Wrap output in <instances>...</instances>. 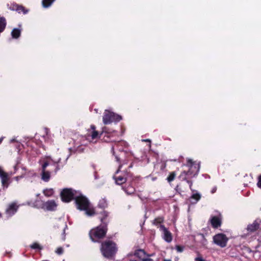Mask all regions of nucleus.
<instances>
[{
    "label": "nucleus",
    "instance_id": "obj_1",
    "mask_svg": "<svg viewBox=\"0 0 261 261\" xmlns=\"http://www.w3.org/2000/svg\"><path fill=\"white\" fill-rule=\"evenodd\" d=\"M61 197L63 201L68 202L73 199L77 209L84 211L87 216H93L95 214L94 208L88 199L80 192L71 189H65L61 193Z\"/></svg>",
    "mask_w": 261,
    "mask_h": 261
},
{
    "label": "nucleus",
    "instance_id": "obj_2",
    "mask_svg": "<svg viewBox=\"0 0 261 261\" xmlns=\"http://www.w3.org/2000/svg\"><path fill=\"white\" fill-rule=\"evenodd\" d=\"M86 132L85 135L79 136L75 141L74 147L77 151H83L85 147L91 143H96L101 137V132L99 133L96 129L94 125H91L86 128Z\"/></svg>",
    "mask_w": 261,
    "mask_h": 261
},
{
    "label": "nucleus",
    "instance_id": "obj_3",
    "mask_svg": "<svg viewBox=\"0 0 261 261\" xmlns=\"http://www.w3.org/2000/svg\"><path fill=\"white\" fill-rule=\"evenodd\" d=\"M61 160L60 157L53 158L50 156H43L41 158L38 163L41 166V178L43 181L48 182L50 179L51 173L46 170V167L49 165H54L56 167L55 171L57 172L60 169L58 164Z\"/></svg>",
    "mask_w": 261,
    "mask_h": 261
},
{
    "label": "nucleus",
    "instance_id": "obj_4",
    "mask_svg": "<svg viewBox=\"0 0 261 261\" xmlns=\"http://www.w3.org/2000/svg\"><path fill=\"white\" fill-rule=\"evenodd\" d=\"M186 166L188 167V171H184L179 176V178L181 180H185L189 185L190 189L193 190L192 186L193 182L189 179L195 177L198 173L200 165L199 163L193 162L191 159L187 160Z\"/></svg>",
    "mask_w": 261,
    "mask_h": 261
},
{
    "label": "nucleus",
    "instance_id": "obj_5",
    "mask_svg": "<svg viewBox=\"0 0 261 261\" xmlns=\"http://www.w3.org/2000/svg\"><path fill=\"white\" fill-rule=\"evenodd\" d=\"M100 250L104 257L110 258L116 253L117 248L114 242L108 240L101 244Z\"/></svg>",
    "mask_w": 261,
    "mask_h": 261
},
{
    "label": "nucleus",
    "instance_id": "obj_6",
    "mask_svg": "<svg viewBox=\"0 0 261 261\" xmlns=\"http://www.w3.org/2000/svg\"><path fill=\"white\" fill-rule=\"evenodd\" d=\"M107 228L105 225H100L93 228L89 232L91 240L93 242H98V240L103 238L106 233Z\"/></svg>",
    "mask_w": 261,
    "mask_h": 261
},
{
    "label": "nucleus",
    "instance_id": "obj_7",
    "mask_svg": "<svg viewBox=\"0 0 261 261\" xmlns=\"http://www.w3.org/2000/svg\"><path fill=\"white\" fill-rule=\"evenodd\" d=\"M122 119L121 116L109 110H105L102 117V121L105 124H109L112 122H117Z\"/></svg>",
    "mask_w": 261,
    "mask_h": 261
},
{
    "label": "nucleus",
    "instance_id": "obj_8",
    "mask_svg": "<svg viewBox=\"0 0 261 261\" xmlns=\"http://www.w3.org/2000/svg\"><path fill=\"white\" fill-rule=\"evenodd\" d=\"M122 167V165H119L118 169L113 175V179L115 180V183L117 185H120L125 183L126 181L127 178L128 176V173L126 170H120Z\"/></svg>",
    "mask_w": 261,
    "mask_h": 261
},
{
    "label": "nucleus",
    "instance_id": "obj_9",
    "mask_svg": "<svg viewBox=\"0 0 261 261\" xmlns=\"http://www.w3.org/2000/svg\"><path fill=\"white\" fill-rule=\"evenodd\" d=\"M118 136L116 130H111L107 127H103L101 132V136H102L103 140L105 142L115 141V138Z\"/></svg>",
    "mask_w": 261,
    "mask_h": 261
},
{
    "label": "nucleus",
    "instance_id": "obj_10",
    "mask_svg": "<svg viewBox=\"0 0 261 261\" xmlns=\"http://www.w3.org/2000/svg\"><path fill=\"white\" fill-rule=\"evenodd\" d=\"M213 241L215 244L223 248L226 246L228 239L225 234L218 233L213 237Z\"/></svg>",
    "mask_w": 261,
    "mask_h": 261
},
{
    "label": "nucleus",
    "instance_id": "obj_11",
    "mask_svg": "<svg viewBox=\"0 0 261 261\" xmlns=\"http://www.w3.org/2000/svg\"><path fill=\"white\" fill-rule=\"evenodd\" d=\"M58 203L55 200H49L43 202L41 208L47 211H53L57 209Z\"/></svg>",
    "mask_w": 261,
    "mask_h": 261
},
{
    "label": "nucleus",
    "instance_id": "obj_12",
    "mask_svg": "<svg viewBox=\"0 0 261 261\" xmlns=\"http://www.w3.org/2000/svg\"><path fill=\"white\" fill-rule=\"evenodd\" d=\"M160 230L162 232L164 240L168 243H170L172 240L171 233L164 225L160 226Z\"/></svg>",
    "mask_w": 261,
    "mask_h": 261
},
{
    "label": "nucleus",
    "instance_id": "obj_13",
    "mask_svg": "<svg viewBox=\"0 0 261 261\" xmlns=\"http://www.w3.org/2000/svg\"><path fill=\"white\" fill-rule=\"evenodd\" d=\"M0 178L3 189H7L9 186L8 175V174L3 170L1 167H0Z\"/></svg>",
    "mask_w": 261,
    "mask_h": 261
},
{
    "label": "nucleus",
    "instance_id": "obj_14",
    "mask_svg": "<svg viewBox=\"0 0 261 261\" xmlns=\"http://www.w3.org/2000/svg\"><path fill=\"white\" fill-rule=\"evenodd\" d=\"M18 208V206L16 203L13 202L10 203L6 210V214L7 217H10L13 216L17 212Z\"/></svg>",
    "mask_w": 261,
    "mask_h": 261
},
{
    "label": "nucleus",
    "instance_id": "obj_15",
    "mask_svg": "<svg viewBox=\"0 0 261 261\" xmlns=\"http://www.w3.org/2000/svg\"><path fill=\"white\" fill-rule=\"evenodd\" d=\"M261 221H258L257 220L254 221L252 224H249L248 225L247 228V230L249 232H253L256 230L258 229L261 230Z\"/></svg>",
    "mask_w": 261,
    "mask_h": 261
},
{
    "label": "nucleus",
    "instance_id": "obj_16",
    "mask_svg": "<svg viewBox=\"0 0 261 261\" xmlns=\"http://www.w3.org/2000/svg\"><path fill=\"white\" fill-rule=\"evenodd\" d=\"M192 191V194L189 198V200L191 204H195L200 200L201 198V195L196 191Z\"/></svg>",
    "mask_w": 261,
    "mask_h": 261
},
{
    "label": "nucleus",
    "instance_id": "obj_17",
    "mask_svg": "<svg viewBox=\"0 0 261 261\" xmlns=\"http://www.w3.org/2000/svg\"><path fill=\"white\" fill-rule=\"evenodd\" d=\"M211 223L214 228H218L221 224V217L220 215L213 216L211 219Z\"/></svg>",
    "mask_w": 261,
    "mask_h": 261
},
{
    "label": "nucleus",
    "instance_id": "obj_18",
    "mask_svg": "<svg viewBox=\"0 0 261 261\" xmlns=\"http://www.w3.org/2000/svg\"><path fill=\"white\" fill-rule=\"evenodd\" d=\"M21 34V30L18 28H14L11 32V36L13 39H17Z\"/></svg>",
    "mask_w": 261,
    "mask_h": 261
},
{
    "label": "nucleus",
    "instance_id": "obj_19",
    "mask_svg": "<svg viewBox=\"0 0 261 261\" xmlns=\"http://www.w3.org/2000/svg\"><path fill=\"white\" fill-rule=\"evenodd\" d=\"M54 190L52 188H47L43 190V193L46 197H51L54 194Z\"/></svg>",
    "mask_w": 261,
    "mask_h": 261
},
{
    "label": "nucleus",
    "instance_id": "obj_20",
    "mask_svg": "<svg viewBox=\"0 0 261 261\" xmlns=\"http://www.w3.org/2000/svg\"><path fill=\"white\" fill-rule=\"evenodd\" d=\"M122 189L128 195L132 194L135 192V188L131 185H129L126 188L122 187Z\"/></svg>",
    "mask_w": 261,
    "mask_h": 261
},
{
    "label": "nucleus",
    "instance_id": "obj_21",
    "mask_svg": "<svg viewBox=\"0 0 261 261\" xmlns=\"http://www.w3.org/2000/svg\"><path fill=\"white\" fill-rule=\"evenodd\" d=\"M16 10L19 13L27 14L28 12V10L25 9V8L22 6L17 5L16 6Z\"/></svg>",
    "mask_w": 261,
    "mask_h": 261
},
{
    "label": "nucleus",
    "instance_id": "obj_22",
    "mask_svg": "<svg viewBox=\"0 0 261 261\" xmlns=\"http://www.w3.org/2000/svg\"><path fill=\"white\" fill-rule=\"evenodd\" d=\"M55 0H42V4L44 8L49 7Z\"/></svg>",
    "mask_w": 261,
    "mask_h": 261
},
{
    "label": "nucleus",
    "instance_id": "obj_23",
    "mask_svg": "<svg viewBox=\"0 0 261 261\" xmlns=\"http://www.w3.org/2000/svg\"><path fill=\"white\" fill-rule=\"evenodd\" d=\"M108 203L107 201L105 198H102L101 199L98 203V206L99 207L101 208H105L107 206Z\"/></svg>",
    "mask_w": 261,
    "mask_h": 261
},
{
    "label": "nucleus",
    "instance_id": "obj_24",
    "mask_svg": "<svg viewBox=\"0 0 261 261\" xmlns=\"http://www.w3.org/2000/svg\"><path fill=\"white\" fill-rule=\"evenodd\" d=\"M145 254V252L143 250H138L135 253V255L141 258Z\"/></svg>",
    "mask_w": 261,
    "mask_h": 261
},
{
    "label": "nucleus",
    "instance_id": "obj_25",
    "mask_svg": "<svg viewBox=\"0 0 261 261\" xmlns=\"http://www.w3.org/2000/svg\"><path fill=\"white\" fill-rule=\"evenodd\" d=\"M175 177V174L174 172H171L167 177V179L169 182L173 181Z\"/></svg>",
    "mask_w": 261,
    "mask_h": 261
},
{
    "label": "nucleus",
    "instance_id": "obj_26",
    "mask_svg": "<svg viewBox=\"0 0 261 261\" xmlns=\"http://www.w3.org/2000/svg\"><path fill=\"white\" fill-rule=\"evenodd\" d=\"M101 217H100V220L102 222H103L106 217L108 216V213L106 211H103L101 214Z\"/></svg>",
    "mask_w": 261,
    "mask_h": 261
},
{
    "label": "nucleus",
    "instance_id": "obj_27",
    "mask_svg": "<svg viewBox=\"0 0 261 261\" xmlns=\"http://www.w3.org/2000/svg\"><path fill=\"white\" fill-rule=\"evenodd\" d=\"M31 247L32 249H41L40 245L38 243H33L32 245H31Z\"/></svg>",
    "mask_w": 261,
    "mask_h": 261
},
{
    "label": "nucleus",
    "instance_id": "obj_28",
    "mask_svg": "<svg viewBox=\"0 0 261 261\" xmlns=\"http://www.w3.org/2000/svg\"><path fill=\"white\" fill-rule=\"evenodd\" d=\"M111 152L113 153L114 155L115 156L116 161L118 162H120V159L118 158L117 155H115V151H114V146H112L111 148Z\"/></svg>",
    "mask_w": 261,
    "mask_h": 261
},
{
    "label": "nucleus",
    "instance_id": "obj_29",
    "mask_svg": "<svg viewBox=\"0 0 261 261\" xmlns=\"http://www.w3.org/2000/svg\"><path fill=\"white\" fill-rule=\"evenodd\" d=\"M56 253L59 255H61L63 253V249L62 247H58L56 251Z\"/></svg>",
    "mask_w": 261,
    "mask_h": 261
},
{
    "label": "nucleus",
    "instance_id": "obj_30",
    "mask_svg": "<svg viewBox=\"0 0 261 261\" xmlns=\"http://www.w3.org/2000/svg\"><path fill=\"white\" fill-rule=\"evenodd\" d=\"M125 143L124 142H120V143H119L118 144H117L116 145L118 147V149L120 151H123V148H121V147H119V145H122L123 144H125Z\"/></svg>",
    "mask_w": 261,
    "mask_h": 261
},
{
    "label": "nucleus",
    "instance_id": "obj_31",
    "mask_svg": "<svg viewBox=\"0 0 261 261\" xmlns=\"http://www.w3.org/2000/svg\"><path fill=\"white\" fill-rule=\"evenodd\" d=\"M67 229V225H65V226L64 227V229H63V234H62V239L63 240H65V230Z\"/></svg>",
    "mask_w": 261,
    "mask_h": 261
},
{
    "label": "nucleus",
    "instance_id": "obj_32",
    "mask_svg": "<svg viewBox=\"0 0 261 261\" xmlns=\"http://www.w3.org/2000/svg\"><path fill=\"white\" fill-rule=\"evenodd\" d=\"M176 249L178 252H181L184 250V248L181 246H176Z\"/></svg>",
    "mask_w": 261,
    "mask_h": 261
},
{
    "label": "nucleus",
    "instance_id": "obj_33",
    "mask_svg": "<svg viewBox=\"0 0 261 261\" xmlns=\"http://www.w3.org/2000/svg\"><path fill=\"white\" fill-rule=\"evenodd\" d=\"M14 142H18V141L17 140V137H14L10 140V143H13Z\"/></svg>",
    "mask_w": 261,
    "mask_h": 261
},
{
    "label": "nucleus",
    "instance_id": "obj_34",
    "mask_svg": "<svg viewBox=\"0 0 261 261\" xmlns=\"http://www.w3.org/2000/svg\"><path fill=\"white\" fill-rule=\"evenodd\" d=\"M195 261H205L202 257L198 256L195 258Z\"/></svg>",
    "mask_w": 261,
    "mask_h": 261
},
{
    "label": "nucleus",
    "instance_id": "obj_35",
    "mask_svg": "<svg viewBox=\"0 0 261 261\" xmlns=\"http://www.w3.org/2000/svg\"><path fill=\"white\" fill-rule=\"evenodd\" d=\"M257 186L261 189V175L259 176L258 177V180L257 182Z\"/></svg>",
    "mask_w": 261,
    "mask_h": 261
},
{
    "label": "nucleus",
    "instance_id": "obj_36",
    "mask_svg": "<svg viewBox=\"0 0 261 261\" xmlns=\"http://www.w3.org/2000/svg\"><path fill=\"white\" fill-rule=\"evenodd\" d=\"M216 190H217V188L214 187L211 191L212 193H214L216 191Z\"/></svg>",
    "mask_w": 261,
    "mask_h": 261
},
{
    "label": "nucleus",
    "instance_id": "obj_37",
    "mask_svg": "<svg viewBox=\"0 0 261 261\" xmlns=\"http://www.w3.org/2000/svg\"><path fill=\"white\" fill-rule=\"evenodd\" d=\"M143 261H154L151 258H146V259H143Z\"/></svg>",
    "mask_w": 261,
    "mask_h": 261
},
{
    "label": "nucleus",
    "instance_id": "obj_38",
    "mask_svg": "<svg viewBox=\"0 0 261 261\" xmlns=\"http://www.w3.org/2000/svg\"><path fill=\"white\" fill-rule=\"evenodd\" d=\"M142 141H144V142H149L150 143V140L149 139H143L142 140Z\"/></svg>",
    "mask_w": 261,
    "mask_h": 261
},
{
    "label": "nucleus",
    "instance_id": "obj_39",
    "mask_svg": "<svg viewBox=\"0 0 261 261\" xmlns=\"http://www.w3.org/2000/svg\"><path fill=\"white\" fill-rule=\"evenodd\" d=\"M4 138H5L4 137H2L0 138V144L2 142V141H3Z\"/></svg>",
    "mask_w": 261,
    "mask_h": 261
},
{
    "label": "nucleus",
    "instance_id": "obj_40",
    "mask_svg": "<svg viewBox=\"0 0 261 261\" xmlns=\"http://www.w3.org/2000/svg\"><path fill=\"white\" fill-rule=\"evenodd\" d=\"M14 173H15L17 170V166L15 165L14 167Z\"/></svg>",
    "mask_w": 261,
    "mask_h": 261
},
{
    "label": "nucleus",
    "instance_id": "obj_41",
    "mask_svg": "<svg viewBox=\"0 0 261 261\" xmlns=\"http://www.w3.org/2000/svg\"><path fill=\"white\" fill-rule=\"evenodd\" d=\"M94 177H95V179H97L98 178V176H97L96 172H95Z\"/></svg>",
    "mask_w": 261,
    "mask_h": 261
},
{
    "label": "nucleus",
    "instance_id": "obj_42",
    "mask_svg": "<svg viewBox=\"0 0 261 261\" xmlns=\"http://www.w3.org/2000/svg\"><path fill=\"white\" fill-rule=\"evenodd\" d=\"M19 178H20V177H19V176H16L15 177V179L17 181L19 180Z\"/></svg>",
    "mask_w": 261,
    "mask_h": 261
},
{
    "label": "nucleus",
    "instance_id": "obj_43",
    "mask_svg": "<svg viewBox=\"0 0 261 261\" xmlns=\"http://www.w3.org/2000/svg\"><path fill=\"white\" fill-rule=\"evenodd\" d=\"M156 177H152V178H151V180H152V181H154V180H156Z\"/></svg>",
    "mask_w": 261,
    "mask_h": 261
},
{
    "label": "nucleus",
    "instance_id": "obj_44",
    "mask_svg": "<svg viewBox=\"0 0 261 261\" xmlns=\"http://www.w3.org/2000/svg\"><path fill=\"white\" fill-rule=\"evenodd\" d=\"M164 261H171L170 259H164Z\"/></svg>",
    "mask_w": 261,
    "mask_h": 261
},
{
    "label": "nucleus",
    "instance_id": "obj_45",
    "mask_svg": "<svg viewBox=\"0 0 261 261\" xmlns=\"http://www.w3.org/2000/svg\"><path fill=\"white\" fill-rule=\"evenodd\" d=\"M1 217V215L0 214V217Z\"/></svg>",
    "mask_w": 261,
    "mask_h": 261
}]
</instances>
